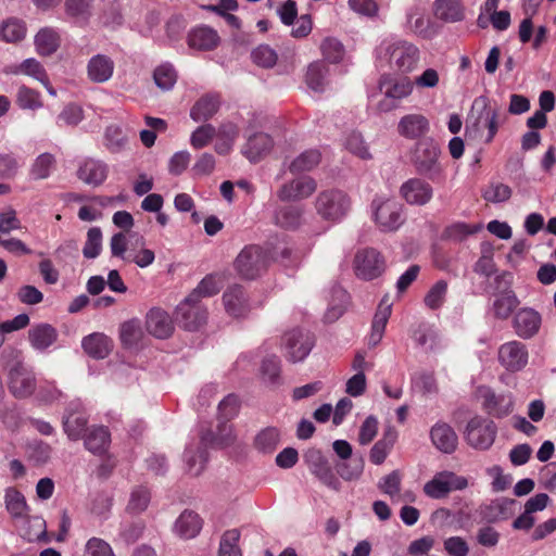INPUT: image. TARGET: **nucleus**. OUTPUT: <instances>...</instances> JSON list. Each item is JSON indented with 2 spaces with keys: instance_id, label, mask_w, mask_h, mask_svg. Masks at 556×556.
<instances>
[{
  "instance_id": "nucleus-37",
  "label": "nucleus",
  "mask_w": 556,
  "mask_h": 556,
  "mask_svg": "<svg viewBox=\"0 0 556 556\" xmlns=\"http://www.w3.org/2000/svg\"><path fill=\"white\" fill-rule=\"evenodd\" d=\"M223 277L217 274L205 276L198 287L188 295V301H200L202 298L213 296L223 288Z\"/></svg>"
},
{
  "instance_id": "nucleus-21",
  "label": "nucleus",
  "mask_w": 556,
  "mask_h": 556,
  "mask_svg": "<svg viewBox=\"0 0 556 556\" xmlns=\"http://www.w3.org/2000/svg\"><path fill=\"white\" fill-rule=\"evenodd\" d=\"M430 437L434 446L443 453L451 454L457 447V434L445 422L435 424L430 431Z\"/></svg>"
},
{
  "instance_id": "nucleus-6",
  "label": "nucleus",
  "mask_w": 556,
  "mask_h": 556,
  "mask_svg": "<svg viewBox=\"0 0 556 556\" xmlns=\"http://www.w3.org/2000/svg\"><path fill=\"white\" fill-rule=\"evenodd\" d=\"M467 479L452 471H440L424 485V493L430 498H444L452 491L463 490L467 486Z\"/></svg>"
},
{
  "instance_id": "nucleus-48",
  "label": "nucleus",
  "mask_w": 556,
  "mask_h": 556,
  "mask_svg": "<svg viewBox=\"0 0 556 556\" xmlns=\"http://www.w3.org/2000/svg\"><path fill=\"white\" fill-rule=\"evenodd\" d=\"M301 211L291 205L280 207L275 214L276 224L282 228H295L300 225Z\"/></svg>"
},
{
  "instance_id": "nucleus-53",
  "label": "nucleus",
  "mask_w": 556,
  "mask_h": 556,
  "mask_svg": "<svg viewBox=\"0 0 556 556\" xmlns=\"http://www.w3.org/2000/svg\"><path fill=\"white\" fill-rule=\"evenodd\" d=\"M364 470V460L362 458L346 459L337 466V472L344 480H356Z\"/></svg>"
},
{
  "instance_id": "nucleus-56",
  "label": "nucleus",
  "mask_w": 556,
  "mask_h": 556,
  "mask_svg": "<svg viewBox=\"0 0 556 556\" xmlns=\"http://www.w3.org/2000/svg\"><path fill=\"white\" fill-rule=\"evenodd\" d=\"M150 500V491L146 486H138L130 494L127 509L135 514L141 513L148 507Z\"/></svg>"
},
{
  "instance_id": "nucleus-54",
  "label": "nucleus",
  "mask_w": 556,
  "mask_h": 556,
  "mask_svg": "<svg viewBox=\"0 0 556 556\" xmlns=\"http://www.w3.org/2000/svg\"><path fill=\"white\" fill-rule=\"evenodd\" d=\"M16 103L21 109L35 110L42 105L40 93L27 86L20 87L16 94Z\"/></svg>"
},
{
  "instance_id": "nucleus-60",
  "label": "nucleus",
  "mask_w": 556,
  "mask_h": 556,
  "mask_svg": "<svg viewBox=\"0 0 556 556\" xmlns=\"http://www.w3.org/2000/svg\"><path fill=\"white\" fill-rule=\"evenodd\" d=\"M325 59L331 63H338L343 56V46L334 38H326L320 46Z\"/></svg>"
},
{
  "instance_id": "nucleus-16",
  "label": "nucleus",
  "mask_w": 556,
  "mask_h": 556,
  "mask_svg": "<svg viewBox=\"0 0 556 556\" xmlns=\"http://www.w3.org/2000/svg\"><path fill=\"white\" fill-rule=\"evenodd\" d=\"M383 270V261L374 249L359 252L355 257V273L365 280L378 277Z\"/></svg>"
},
{
  "instance_id": "nucleus-12",
  "label": "nucleus",
  "mask_w": 556,
  "mask_h": 556,
  "mask_svg": "<svg viewBox=\"0 0 556 556\" xmlns=\"http://www.w3.org/2000/svg\"><path fill=\"white\" fill-rule=\"evenodd\" d=\"M529 353L526 344L513 340L498 349V361L508 371H519L528 364Z\"/></svg>"
},
{
  "instance_id": "nucleus-58",
  "label": "nucleus",
  "mask_w": 556,
  "mask_h": 556,
  "mask_svg": "<svg viewBox=\"0 0 556 556\" xmlns=\"http://www.w3.org/2000/svg\"><path fill=\"white\" fill-rule=\"evenodd\" d=\"M446 291L447 283L444 280L438 281L426 294L425 304L431 309L439 308L445 300Z\"/></svg>"
},
{
  "instance_id": "nucleus-45",
  "label": "nucleus",
  "mask_w": 556,
  "mask_h": 556,
  "mask_svg": "<svg viewBox=\"0 0 556 556\" xmlns=\"http://www.w3.org/2000/svg\"><path fill=\"white\" fill-rule=\"evenodd\" d=\"M239 540V530H227L222 536L218 556H242L241 549L238 546Z\"/></svg>"
},
{
  "instance_id": "nucleus-23",
  "label": "nucleus",
  "mask_w": 556,
  "mask_h": 556,
  "mask_svg": "<svg viewBox=\"0 0 556 556\" xmlns=\"http://www.w3.org/2000/svg\"><path fill=\"white\" fill-rule=\"evenodd\" d=\"M7 73H11V74H15V75L24 74V75L31 76L35 79L39 80L41 84H43L51 94H55L54 89L50 85L49 77H48V74H47L45 67L36 59H33V58L26 59L18 65L10 66L9 70L7 71Z\"/></svg>"
},
{
  "instance_id": "nucleus-50",
  "label": "nucleus",
  "mask_w": 556,
  "mask_h": 556,
  "mask_svg": "<svg viewBox=\"0 0 556 556\" xmlns=\"http://www.w3.org/2000/svg\"><path fill=\"white\" fill-rule=\"evenodd\" d=\"M102 251V231L99 227H92L87 232L83 254L86 258H96Z\"/></svg>"
},
{
  "instance_id": "nucleus-27",
  "label": "nucleus",
  "mask_w": 556,
  "mask_h": 556,
  "mask_svg": "<svg viewBox=\"0 0 556 556\" xmlns=\"http://www.w3.org/2000/svg\"><path fill=\"white\" fill-rule=\"evenodd\" d=\"M85 446L93 454L104 455L111 443V434L104 426H92L83 438Z\"/></svg>"
},
{
  "instance_id": "nucleus-39",
  "label": "nucleus",
  "mask_w": 556,
  "mask_h": 556,
  "mask_svg": "<svg viewBox=\"0 0 556 556\" xmlns=\"http://www.w3.org/2000/svg\"><path fill=\"white\" fill-rule=\"evenodd\" d=\"M321 153L318 149H308L298 155L289 164V170L292 174L311 172L319 165Z\"/></svg>"
},
{
  "instance_id": "nucleus-33",
  "label": "nucleus",
  "mask_w": 556,
  "mask_h": 556,
  "mask_svg": "<svg viewBox=\"0 0 556 556\" xmlns=\"http://www.w3.org/2000/svg\"><path fill=\"white\" fill-rule=\"evenodd\" d=\"M78 178L89 185L102 184L108 175L106 165L94 160L85 161L77 172Z\"/></svg>"
},
{
  "instance_id": "nucleus-15",
  "label": "nucleus",
  "mask_w": 556,
  "mask_h": 556,
  "mask_svg": "<svg viewBox=\"0 0 556 556\" xmlns=\"http://www.w3.org/2000/svg\"><path fill=\"white\" fill-rule=\"evenodd\" d=\"M479 392L482 399V407L489 415L503 418L513 412L514 402L510 395L496 394L489 388H481Z\"/></svg>"
},
{
  "instance_id": "nucleus-5",
  "label": "nucleus",
  "mask_w": 556,
  "mask_h": 556,
  "mask_svg": "<svg viewBox=\"0 0 556 556\" xmlns=\"http://www.w3.org/2000/svg\"><path fill=\"white\" fill-rule=\"evenodd\" d=\"M315 206L317 213L324 219L336 222L346 214L350 200L341 190H324L317 195Z\"/></svg>"
},
{
  "instance_id": "nucleus-3",
  "label": "nucleus",
  "mask_w": 556,
  "mask_h": 556,
  "mask_svg": "<svg viewBox=\"0 0 556 556\" xmlns=\"http://www.w3.org/2000/svg\"><path fill=\"white\" fill-rule=\"evenodd\" d=\"M268 254L261 247L250 244L244 247L233 262L237 274L243 279H255L268 266Z\"/></svg>"
},
{
  "instance_id": "nucleus-55",
  "label": "nucleus",
  "mask_w": 556,
  "mask_h": 556,
  "mask_svg": "<svg viewBox=\"0 0 556 556\" xmlns=\"http://www.w3.org/2000/svg\"><path fill=\"white\" fill-rule=\"evenodd\" d=\"M401 482L402 473L399 470H393L381 479L378 486L382 493L389 495L394 501L400 496Z\"/></svg>"
},
{
  "instance_id": "nucleus-40",
  "label": "nucleus",
  "mask_w": 556,
  "mask_h": 556,
  "mask_svg": "<svg viewBox=\"0 0 556 556\" xmlns=\"http://www.w3.org/2000/svg\"><path fill=\"white\" fill-rule=\"evenodd\" d=\"M202 528L200 516L193 511H184L175 523L176 532L184 539L194 538Z\"/></svg>"
},
{
  "instance_id": "nucleus-62",
  "label": "nucleus",
  "mask_w": 556,
  "mask_h": 556,
  "mask_svg": "<svg viewBox=\"0 0 556 556\" xmlns=\"http://www.w3.org/2000/svg\"><path fill=\"white\" fill-rule=\"evenodd\" d=\"M378 419L375 416H368L361 426L358 442L361 445L369 444L378 432Z\"/></svg>"
},
{
  "instance_id": "nucleus-8",
  "label": "nucleus",
  "mask_w": 556,
  "mask_h": 556,
  "mask_svg": "<svg viewBox=\"0 0 556 556\" xmlns=\"http://www.w3.org/2000/svg\"><path fill=\"white\" fill-rule=\"evenodd\" d=\"M380 88L383 89L386 99L380 101L379 109L382 112H389L397 105L388 99L401 100L408 97L413 91V81L406 76L399 78L386 76L380 81Z\"/></svg>"
},
{
  "instance_id": "nucleus-30",
  "label": "nucleus",
  "mask_w": 556,
  "mask_h": 556,
  "mask_svg": "<svg viewBox=\"0 0 556 556\" xmlns=\"http://www.w3.org/2000/svg\"><path fill=\"white\" fill-rule=\"evenodd\" d=\"M113 346L112 340L101 332H94L83 340L85 352L93 358H104Z\"/></svg>"
},
{
  "instance_id": "nucleus-41",
  "label": "nucleus",
  "mask_w": 556,
  "mask_h": 556,
  "mask_svg": "<svg viewBox=\"0 0 556 556\" xmlns=\"http://www.w3.org/2000/svg\"><path fill=\"white\" fill-rule=\"evenodd\" d=\"M329 74L328 66L323 61H316L308 65L305 81L308 88L314 91H323Z\"/></svg>"
},
{
  "instance_id": "nucleus-26",
  "label": "nucleus",
  "mask_w": 556,
  "mask_h": 556,
  "mask_svg": "<svg viewBox=\"0 0 556 556\" xmlns=\"http://www.w3.org/2000/svg\"><path fill=\"white\" fill-rule=\"evenodd\" d=\"M227 313L233 317H242L249 311L248 299L241 286L229 288L223 295Z\"/></svg>"
},
{
  "instance_id": "nucleus-29",
  "label": "nucleus",
  "mask_w": 556,
  "mask_h": 556,
  "mask_svg": "<svg viewBox=\"0 0 556 556\" xmlns=\"http://www.w3.org/2000/svg\"><path fill=\"white\" fill-rule=\"evenodd\" d=\"M397 440V431L394 427H387L382 438L370 450L369 459L375 465H381Z\"/></svg>"
},
{
  "instance_id": "nucleus-19",
  "label": "nucleus",
  "mask_w": 556,
  "mask_h": 556,
  "mask_svg": "<svg viewBox=\"0 0 556 556\" xmlns=\"http://www.w3.org/2000/svg\"><path fill=\"white\" fill-rule=\"evenodd\" d=\"M401 193L407 203L424 205L432 198V188L428 182L413 178L401 187Z\"/></svg>"
},
{
  "instance_id": "nucleus-2",
  "label": "nucleus",
  "mask_w": 556,
  "mask_h": 556,
  "mask_svg": "<svg viewBox=\"0 0 556 556\" xmlns=\"http://www.w3.org/2000/svg\"><path fill=\"white\" fill-rule=\"evenodd\" d=\"M441 150L433 139L421 140L416 144L414 164L418 173L434 182L444 181V170L439 163Z\"/></svg>"
},
{
  "instance_id": "nucleus-49",
  "label": "nucleus",
  "mask_w": 556,
  "mask_h": 556,
  "mask_svg": "<svg viewBox=\"0 0 556 556\" xmlns=\"http://www.w3.org/2000/svg\"><path fill=\"white\" fill-rule=\"evenodd\" d=\"M54 165V156L50 153H42L34 161L30 168V176L36 180L48 178Z\"/></svg>"
},
{
  "instance_id": "nucleus-11",
  "label": "nucleus",
  "mask_w": 556,
  "mask_h": 556,
  "mask_svg": "<svg viewBox=\"0 0 556 556\" xmlns=\"http://www.w3.org/2000/svg\"><path fill=\"white\" fill-rule=\"evenodd\" d=\"M317 188L316 180L311 176H299L285 182L277 191L279 200L298 202L309 198Z\"/></svg>"
},
{
  "instance_id": "nucleus-4",
  "label": "nucleus",
  "mask_w": 556,
  "mask_h": 556,
  "mask_svg": "<svg viewBox=\"0 0 556 556\" xmlns=\"http://www.w3.org/2000/svg\"><path fill=\"white\" fill-rule=\"evenodd\" d=\"M5 507L9 514L15 519L26 518L34 527L38 529L37 532L25 533L28 541L40 540L46 534V521L39 517L29 518L27 515V504L24 495L16 489L10 488L5 491Z\"/></svg>"
},
{
  "instance_id": "nucleus-28",
  "label": "nucleus",
  "mask_w": 556,
  "mask_h": 556,
  "mask_svg": "<svg viewBox=\"0 0 556 556\" xmlns=\"http://www.w3.org/2000/svg\"><path fill=\"white\" fill-rule=\"evenodd\" d=\"M274 147L273 139L263 132L255 134L248 139L243 148V154L251 162H258L266 156Z\"/></svg>"
},
{
  "instance_id": "nucleus-14",
  "label": "nucleus",
  "mask_w": 556,
  "mask_h": 556,
  "mask_svg": "<svg viewBox=\"0 0 556 556\" xmlns=\"http://www.w3.org/2000/svg\"><path fill=\"white\" fill-rule=\"evenodd\" d=\"M286 346V357L291 362H300L304 359L314 344L313 337L302 330L295 329L287 332L283 337Z\"/></svg>"
},
{
  "instance_id": "nucleus-46",
  "label": "nucleus",
  "mask_w": 556,
  "mask_h": 556,
  "mask_svg": "<svg viewBox=\"0 0 556 556\" xmlns=\"http://www.w3.org/2000/svg\"><path fill=\"white\" fill-rule=\"evenodd\" d=\"M201 441L203 445L211 444L219 447L228 446L235 441L232 427L227 422H223L218 426L216 434L203 435Z\"/></svg>"
},
{
  "instance_id": "nucleus-32",
  "label": "nucleus",
  "mask_w": 556,
  "mask_h": 556,
  "mask_svg": "<svg viewBox=\"0 0 556 556\" xmlns=\"http://www.w3.org/2000/svg\"><path fill=\"white\" fill-rule=\"evenodd\" d=\"M61 38L59 33L51 27L41 28L35 36V47L38 54L49 56L60 47Z\"/></svg>"
},
{
  "instance_id": "nucleus-17",
  "label": "nucleus",
  "mask_w": 556,
  "mask_h": 556,
  "mask_svg": "<svg viewBox=\"0 0 556 556\" xmlns=\"http://www.w3.org/2000/svg\"><path fill=\"white\" fill-rule=\"evenodd\" d=\"M396 130L400 136L406 139L416 140L429 132L430 123L422 114H406L400 119Z\"/></svg>"
},
{
  "instance_id": "nucleus-1",
  "label": "nucleus",
  "mask_w": 556,
  "mask_h": 556,
  "mask_svg": "<svg viewBox=\"0 0 556 556\" xmlns=\"http://www.w3.org/2000/svg\"><path fill=\"white\" fill-rule=\"evenodd\" d=\"M379 62H386L391 68L406 74L418 64L420 51L413 42L403 39H384L376 49Z\"/></svg>"
},
{
  "instance_id": "nucleus-10",
  "label": "nucleus",
  "mask_w": 556,
  "mask_h": 556,
  "mask_svg": "<svg viewBox=\"0 0 556 556\" xmlns=\"http://www.w3.org/2000/svg\"><path fill=\"white\" fill-rule=\"evenodd\" d=\"M9 390L18 399L30 396L36 389L34 372L22 363H16L9 371Z\"/></svg>"
},
{
  "instance_id": "nucleus-31",
  "label": "nucleus",
  "mask_w": 556,
  "mask_h": 556,
  "mask_svg": "<svg viewBox=\"0 0 556 556\" xmlns=\"http://www.w3.org/2000/svg\"><path fill=\"white\" fill-rule=\"evenodd\" d=\"M219 105L218 94H205L194 103L190 116L195 122H205L217 113Z\"/></svg>"
},
{
  "instance_id": "nucleus-59",
  "label": "nucleus",
  "mask_w": 556,
  "mask_h": 556,
  "mask_svg": "<svg viewBox=\"0 0 556 556\" xmlns=\"http://www.w3.org/2000/svg\"><path fill=\"white\" fill-rule=\"evenodd\" d=\"M85 556H115V554L106 541L93 536L85 545Z\"/></svg>"
},
{
  "instance_id": "nucleus-20",
  "label": "nucleus",
  "mask_w": 556,
  "mask_h": 556,
  "mask_svg": "<svg viewBox=\"0 0 556 556\" xmlns=\"http://www.w3.org/2000/svg\"><path fill=\"white\" fill-rule=\"evenodd\" d=\"M433 15L445 23L465 20L466 10L462 0H435L432 5Z\"/></svg>"
},
{
  "instance_id": "nucleus-51",
  "label": "nucleus",
  "mask_w": 556,
  "mask_h": 556,
  "mask_svg": "<svg viewBox=\"0 0 556 556\" xmlns=\"http://www.w3.org/2000/svg\"><path fill=\"white\" fill-rule=\"evenodd\" d=\"M153 79L157 87L163 90H168L176 84L177 73L173 65L165 63L154 70Z\"/></svg>"
},
{
  "instance_id": "nucleus-13",
  "label": "nucleus",
  "mask_w": 556,
  "mask_h": 556,
  "mask_svg": "<svg viewBox=\"0 0 556 556\" xmlns=\"http://www.w3.org/2000/svg\"><path fill=\"white\" fill-rule=\"evenodd\" d=\"M541 326V314L530 307L520 308L513 318L515 333L522 339H531L536 336Z\"/></svg>"
},
{
  "instance_id": "nucleus-36",
  "label": "nucleus",
  "mask_w": 556,
  "mask_h": 556,
  "mask_svg": "<svg viewBox=\"0 0 556 556\" xmlns=\"http://www.w3.org/2000/svg\"><path fill=\"white\" fill-rule=\"evenodd\" d=\"M88 418L84 412H73L63 421L64 431L67 437L77 441L83 439L90 428L87 427Z\"/></svg>"
},
{
  "instance_id": "nucleus-44",
  "label": "nucleus",
  "mask_w": 556,
  "mask_h": 556,
  "mask_svg": "<svg viewBox=\"0 0 556 556\" xmlns=\"http://www.w3.org/2000/svg\"><path fill=\"white\" fill-rule=\"evenodd\" d=\"M280 433L277 428L268 427L262 430L255 438V447L264 453H271L279 444Z\"/></svg>"
},
{
  "instance_id": "nucleus-42",
  "label": "nucleus",
  "mask_w": 556,
  "mask_h": 556,
  "mask_svg": "<svg viewBox=\"0 0 556 556\" xmlns=\"http://www.w3.org/2000/svg\"><path fill=\"white\" fill-rule=\"evenodd\" d=\"M25 23L16 17L7 18L1 25L2 39L7 42H18L26 36Z\"/></svg>"
},
{
  "instance_id": "nucleus-24",
  "label": "nucleus",
  "mask_w": 556,
  "mask_h": 556,
  "mask_svg": "<svg viewBox=\"0 0 556 556\" xmlns=\"http://www.w3.org/2000/svg\"><path fill=\"white\" fill-rule=\"evenodd\" d=\"M114 72L113 60L104 54L92 56L87 64L88 78L93 83H104L109 80Z\"/></svg>"
},
{
  "instance_id": "nucleus-25",
  "label": "nucleus",
  "mask_w": 556,
  "mask_h": 556,
  "mask_svg": "<svg viewBox=\"0 0 556 556\" xmlns=\"http://www.w3.org/2000/svg\"><path fill=\"white\" fill-rule=\"evenodd\" d=\"M200 301H188V298L178 306V314L182 317L185 328L195 330L206 320V311L199 304Z\"/></svg>"
},
{
  "instance_id": "nucleus-43",
  "label": "nucleus",
  "mask_w": 556,
  "mask_h": 556,
  "mask_svg": "<svg viewBox=\"0 0 556 556\" xmlns=\"http://www.w3.org/2000/svg\"><path fill=\"white\" fill-rule=\"evenodd\" d=\"M142 338V329L138 319L124 321L119 327V339L127 348L137 345Z\"/></svg>"
},
{
  "instance_id": "nucleus-35",
  "label": "nucleus",
  "mask_w": 556,
  "mask_h": 556,
  "mask_svg": "<svg viewBox=\"0 0 556 556\" xmlns=\"http://www.w3.org/2000/svg\"><path fill=\"white\" fill-rule=\"evenodd\" d=\"M503 121L501 119V114L496 109H485L478 118L477 125L482 130H485V135L483 137L484 143H491L495 138Z\"/></svg>"
},
{
  "instance_id": "nucleus-34",
  "label": "nucleus",
  "mask_w": 556,
  "mask_h": 556,
  "mask_svg": "<svg viewBox=\"0 0 556 556\" xmlns=\"http://www.w3.org/2000/svg\"><path fill=\"white\" fill-rule=\"evenodd\" d=\"M28 338L35 349L46 350L55 342L58 332L49 324H39L29 330Z\"/></svg>"
},
{
  "instance_id": "nucleus-52",
  "label": "nucleus",
  "mask_w": 556,
  "mask_h": 556,
  "mask_svg": "<svg viewBox=\"0 0 556 556\" xmlns=\"http://www.w3.org/2000/svg\"><path fill=\"white\" fill-rule=\"evenodd\" d=\"M214 137H216L215 127L211 124H204L192 132L190 144L193 149L199 150L208 146Z\"/></svg>"
},
{
  "instance_id": "nucleus-64",
  "label": "nucleus",
  "mask_w": 556,
  "mask_h": 556,
  "mask_svg": "<svg viewBox=\"0 0 556 556\" xmlns=\"http://www.w3.org/2000/svg\"><path fill=\"white\" fill-rule=\"evenodd\" d=\"M239 410V399L235 394L227 395L218 406V415L220 419L229 421Z\"/></svg>"
},
{
  "instance_id": "nucleus-57",
  "label": "nucleus",
  "mask_w": 556,
  "mask_h": 556,
  "mask_svg": "<svg viewBox=\"0 0 556 556\" xmlns=\"http://www.w3.org/2000/svg\"><path fill=\"white\" fill-rule=\"evenodd\" d=\"M127 142L126 136L119 126L112 125L105 131V147L112 152L121 151Z\"/></svg>"
},
{
  "instance_id": "nucleus-9",
  "label": "nucleus",
  "mask_w": 556,
  "mask_h": 556,
  "mask_svg": "<svg viewBox=\"0 0 556 556\" xmlns=\"http://www.w3.org/2000/svg\"><path fill=\"white\" fill-rule=\"evenodd\" d=\"M375 218L382 231L396 230L403 223L402 205L393 200H375Z\"/></svg>"
},
{
  "instance_id": "nucleus-47",
  "label": "nucleus",
  "mask_w": 556,
  "mask_h": 556,
  "mask_svg": "<svg viewBox=\"0 0 556 556\" xmlns=\"http://www.w3.org/2000/svg\"><path fill=\"white\" fill-rule=\"evenodd\" d=\"M185 459L189 471L192 475L198 476L203 470L207 460L206 450L202 446H198L197 450L189 446L185 451Z\"/></svg>"
},
{
  "instance_id": "nucleus-38",
  "label": "nucleus",
  "mask_w": 556,
  "mask_h": 556,
  "mask_svg": "<svg viewBox=\"0 0 556 556\" xmlns=\"http://www.w3.org/2000/svg\"><path fill=\"white\" fill-rule=\"evenodd\" d=\"M519 305V300L511 290L498 294L492 305V312L495 318L505 320Z\"/></svg>"
},
{
  "instance_id": "nucleus-22",
  "label": "nucleus",
  "mask_w": 556,
  "mask_h": 556,
  "mask_svg": "<svg viewBox=\"0 0 556 556\" xmlns=\"http://www.w3.org/2000/svg\"><path fill=\"white\" fill-rule=\"evenodd\" d=\"M187 42L189 48L210 51L219 43V36L216 30L207 26H199L190 30Z\"/></svg>"
},
{
  "instance_id": "nucleus-7",
  "label": "nucleus",
  "mask_w": 556,
  "mask_h": 556,
  "mask_svg": "<svg viewBox=\"0 0 556 556\" xmlns=\"http://www.w3.org/2000/svg\"><path fill=\"white\" fill-rule=\"evenodd\" d=\"M497 429L493 421L476 416L466 427L465 439L467 443L477 450H488L494 442Z\"/></svg>"
},
{
  "instance_id": "nucleus-63",
  "label": "nucleus",
  "mask_w": 556,
  "mask_h": 556,
  "mask_svg": "<svg viewBox=\"0 0 556 556\" xmlns=\"http://www.w3.org/2000/svg\"><path fill=\"white\" fill-rule=\"evenodd\" d=\"M252 59L260 66L271 67L277 62V54L268 46H260L252 52Z\"/></svg>"
},
{
  "instance_id": "nucleus-61",
  "label": "nucleus",
  "mask_w": 556,
  "mask_h": 556,
  "mask_svg": "<svg viewBox=\"0 0 556 556\" xmlns=\"http://www.w3.org/2000/svg\"><path fill=\"white\" fill-rule=\"evenodd\" d=\"M17 300L26 305H36L43 301V293L31 285H24L16 292Z\"/></svg>"
},
{
  "instance_id": "nucleus-18",
  "label": "nucleus",
  "mask_w": 556,
  "mask_h": 556,
  "mask_svg": "<svg viewBox=\"0 0 556 556\" xmlns=\"http://www.w3.org/2000/svg\"><path fill=\"white\" fill-rule=\"evenodd\" d=\"M147 331L155 338L166 339L174 331V324L170 316L161 308H152L146 318Z\"/></svg>"
}]
</instances>
